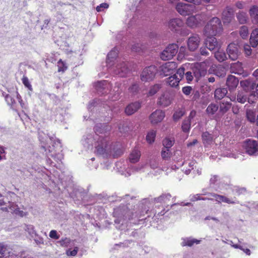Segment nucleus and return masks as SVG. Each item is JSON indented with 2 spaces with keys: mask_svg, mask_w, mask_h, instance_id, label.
Listing matches in <instances>:
<instances>
[{
  "mask_svg": "<svg viewBox=\"0 0 258 258\" xmlns=\"http://www.w3.org/2000/svg\"><path fill=\"white\" fill-rule=\"evenodd\" d=\"M82 144L86 149H92L94 145L96 154L104 158H117L123 153L121 144L112 143L109 136L103 137L94 133L87 134L83 137Z\"/></svg>",
  "mask_w": 258,
  "mask_h": 258,
  "instance_id": "obj_1",
  "label": "nucleus"
},
{
  "mask_svg": "<svg viewBox=\"0 0 258 258\" xmlns=\"http://www.w3.org/2000/svg\"><path fill=\"white\" fill-rule=\"evenodd\" d=\"M39 140L41 144V148L44 150L43 153L47 157H51L55 161H61L63 156L59 152L61 151V145L59 140H55L52 137H48L47 135L39 132Z\"/></svg>",
  "mask_w": 258,
  "mask_h": 258,
  "instance_id": "obj_2",
  "label": "nucleus"
},
{
  "mask_svg": "<svg viewBox=\"0 0 258 258\" xmlns=\"http://www.w3.org/2000/svg\"><path fill=\"white\" fill-rule=\"evenodd\" d=\"M148 211V210H146L145 209L139 213L136 212L134 213L130 211L128 207L122 203L118 207L114 209L113 216L117 218V219L115 220L114 222L115 223H119V221L122 219H133L135 218H137L139 221H142L145 219L143 217L145 214L147 213Z\"/></svg>",
  "mask_w": 258,
  "mask_h": 258,
  "instance_id": "obj_3",
  "label": "nucleus"
},
{
  "mask_svg": "<svg viewBox=\"0 0 258 258\" xmlns=\"http://www.w3.org/2000/svg\"><path fill=\"white\" fill-rule=\"evenodd\" d=\"M157 0H141L137 5L135 4L130 8V10L127 12V17L130 19L128 21L129 26H132L136 23L139 18H142L141 12L145 6H149L155 4Z\"/></svg>",
  "mask_w": 258,
  "mask_h": 258,
  "instance_id": "obj_4",
  "label": "nucleus"
},
{
  "mask_svg": "<svg viewBox=\"0 0 258 258\" xmlns=\"http://www.w3.org/2000/svg\"><path fill=\"white\" fill-rule=\"evenodd\" d=\"M222 30L221 20L218 17H214L205 26L204 34L206 37L214 36L220 34Z\"/></svg>",
  "mask_w": 258,
  "mask_h": 258,
  "instance_id": "obj_5",
  "label": "nucleus"
},
{
  "mask_svg": "<svg viewBox=\"0 0 258 258\" xmlns=\"http://www.w3.org/2000/svg\"><path fill=\"white\" fill-rule=\"evenodd\" d=\"M208 19L206 13L202 12L195 15L188 17L186 20V24L191 28H196L202 26Z\"/></svg>",
  "mask_w": 258,
  "mask_h": 258,
  "instance_id": "obj_6",
  "label": "nucleus"
},
{
  "mask_svg": "<svg viewBox=\"0 0 258 258\" xmlns=\"http://www.w3.org/2000/svg\"><path fill=\"white\" fill-rule=\"evenodd\" d=\"M109 72L119 77H125L129 73V69L126 63L120 60H116L113 66L108 68Z\"/></svg>",
  "mask_w": 258,
  "mask_h": 258,
  "instance_id": "obj_7",
  "label": "nucleus"
},
{
  "mask_svg": "<svg viewBox=\"0 0 258 258\" xmlns=\"http://www.w3.org/2000/svg\"><path fill=\"white\" fill-rule=\"evenodd\" d=\"M176 11L182 16L189 15L198 11L195 4L177 3L176 5Z\"/></svg>",
  "mask_w": 258,
  "mask_h": 258,
  "instance_id": "obj_8",
  "label": "nucleus"
},
{
  "mask_svg": "<svg viewBox=\"0 0 258 258\" xmlns=\"http://www.w3.org/2000/svg\"><path fill=\"white\" fill-rule=\"evenodd\" d=\"M178 46L176 44H169L161 53L160 57L162 60H169L173 58L177 53Z\"/></svg>",
  "mask_w": 258,
  "mask_h": 258,
  "instance_id": "obj_9",
  "label": "nucleus"
},
{
  "mask_svg": "<svg viewBox=\"0 0 258 258\" xmlns=\"http://www.w3.org/2000/svg\"><path fill=\"white\" fill-rule=\"evenodd\" d=\"M157 72V68L151 65L145 68L141 74V80L143 82H148L152 81L155 77Z\"/></svg>",
  "mask_w": 258,
  "mask_h": 258,
  "instance_id": "obj_10",
  "label": "nucleus"
},
{
  "mask_svg": "<svg viewBox=\"0 0 258 258\" xmlns=\"http://www.w3.org/2000/svg\"><path fill=\"white\" fill-rule=\"evenodd\" d=\"M243 148L247 154L256 155L258 152V142L253 140H247L243 144Z\"/></svg>",
  "mask_w": 258,
  "mask_h": 258,
  "instance_id": "obj_11",
  "label": "nucleus"
},
{
  "mask_svg": "<svg viewBox=\"0 0 258 258\" xmlns=\"http://www.w3.org/2000/svg\"><path fill=\"white\" fill-rule=\"evenodd\" d=\"M95 89L99 95H103L108 93L112 87L111 84L106 80L98 81L95 85Z\"/></svg>",
  "mask_w": 258,
  "mask_h": 258,
  "instance_id": "obj_12",
  "label": "nucleus"
},
{
  "mask_svg": "<svg viewBox=\"0 0 258 258\" xmlns=\"http://www.w3.org/2000/svg\"><path fill=\"white\" fill-rule=\"evenodd\" d=\"M0 258H20L12 250H10L8 245L0 243Z\"/></svg>",
  "mask_w": 258,
  "mask_h": 258,
  "instance_id": "obj_13",
  "label": "nucleus"
},
{
  "mask_svg": "<svg viewBox=\"0 0 258 258\" xmlns=\"http://www.w3.org/2000/svg\"><path fill=\"white\" fill-rule=\"evenodd\" d=\"M208 195L213 197L214 198V201L219 204H221L222 203H225L228 204H239L238 201H233L223 195H219L216 193L209 194Z\"/></svg>",
  "mask_w": 258,
  "mask_h": 258,
  "instance_id": "obj_14",
  "label": "nucleus"
},
{
  "mask_svg": "<svg viewBox=\"0 0 258 258\" xmlns=\"http://www.w3.org/2000/svg\"><path fill=\"white\" fill-rule=\"evenodd\" d=\"M110 130L111 127L106 123H98L94 127V134L103 137L108 136L107 134Z\"/></svg>",
  "mask_w": 258,
  "mask_h": 258,
  "instance_id": "obj_15",
  "label": "nucleus"
},
{
  "mask_svg": "<svg viewBox=\"0 0 258 258\" xmlns=\"http://www.w3.org/2000/svg\"><path fill=\"white\" fill-rule=\"evenodd\" d=\"M234 16V9L231 6H227L223 10L222 14V19L225 24L230 23Z\"/></svg>",
  "mask_w": 258,
  "mask_h": 258,
  "instance_id": "obj_16",
  "label": "nucleus"
},
{
  "mask_svg": "<svg viewBox=\"0 0 258 258\" xmlns=\"http://www.w3.org/2000/svg\"><path fill=\"white\" fill-rule=\"evenodd\" d=\"M118 50L116 47L113 48L107 55L106 59L107 67H110L116 62V60H120V58H117Z\"/></svg>",
  "mask_w": 258,
  "mask_h": 258,
  "instance_id": "obj_17",
  "label": "nucleus"
},
{
  "mask_svg": "<svg viewBox=\"0 0 258 258\" xmlns=\"http://www.w3.org/2000/svg\"><path fill=\"white\" fill-rule=\"evenodd\" d=\"M172 100L171 95L169 93L165 92L158 98L157 104L162 107H165L171 103Z\"/></svg>",
  "mask_w": 258,
  "mask_h": 258,
  "instance_id": "obj_18",
  "label": "nucleus"
},
{
  "mask_svg": "<svg viewBox=\"0 0 258 258\" xmlns=\"http://www.w3.org/2000/svg\"><path fill=\"white\" fill-rule=\"evenodd\" d=\"M165 117V112L161 110H156L150 116V120L152 124H156L162 121Z\"/></svg>",
  "mask_w": 258,
  "mask_h": 258,
  "instance_id": "obj_19",
  "label": "nucleus"
},
{
  "mask_svg": "<svg viewBox=\"0 0 258 258\" xmlns=\"http://www.w3.org/2000/svg\"><path fill=\"white\" fill-rule=\"evenodd\" d=\"M241 86L244 91H253L256 87V83L253 79H247L240 82Z\"/></svg>",
  "mask_w": 258,
  "mask_h": 258,
  "instance_id": "obj_20",
  "label": "nucleus"
},
{
  "mask_svg": "<svg viewBox=\"0 0 258 258\" xmlns=\"http://www.w3.org/2000/svg\"><path fill=\"white\" fill-rule=\"evenodd\" d=\"M207 39L205 41V44L207 48L212 51L213 50L218 49L220 45L217 41V39L214 36L207 37Z\"/></svg>",
  "mask_w": 258,
  "mask_h": 258,
  "instance_id": "obj_21",
  "label": "nucleus"
},
{
  "mask_svg": "<svg viewBox=\"0 0 258 258\" xmlns=\"http://www.w3.org/2000/svg\"><path fill=\"white\" fill-rule=\"evenodd\" d=\"M175 68V62L172 61L165 62L160 67L161 74L165 76L169 75Z\"/></svg>",
  "mask_w": 258,
  "mask_h": 258,
  "instance_id": "obj_22",
  "label": "nucleus"
},
{
  "mask_svg": "<svg viewBox=\"0 0 258 258\" xmlns=\"http://www.w3.org/2000/svg\"><path fill=\"white\" fill-rule=\"evenodd\" d=\"M200 38L198 34H193L190 36L187 41V46L190 51L195 50L199 46Z\"/></svg>",
  "mask_w": 258,
  "mask_h": 258,
  "instance_id": "obj_23",
  "label": "nucleus"
},
{
  "mask_svg": "<svg viewBox=\"0 0 258 258\" xmlns=\"http://www.w3.org/2000/svg\"><path fill=\"white\" fill-rule=\"evenodd\" d=\"M227 52L232 60H236L239 55L237 46L234 43H231L228 46Z\"/></svg>",
  "mask_w": 258,
  "mask_h": 258,
  "instance_id": "obj_24",
  "label": "nucleus"
},
{
  "mask_svg": "<svg viewBox=\"0 0 258 258\" xmlns=\"http://www.w3.org/2000/svg\"><path fill=\"white\" fill-rule=\"evenodd\" d=\"M183 25V22L178 18L171 19L168 22V28L172 31H179Z\"/></svg>",
  "mask_w": 258,
  "mask_h": 258,
  "instance_id": "obj_25",
  "label": "nucleus"
},
{
  "mask_svg": "<svg viewBox=\"0 0 258 258\" xmlns=\"http://www.w3.org/2000/svg\"><path fill=\"white\" fill-rule=\"evenodd\" d=\"M141 107V103L136 101L128 104L125 108V113L127 115H131L135 113Z\"/></svg>",
  "mask_w": 258,
  "mask_h": 258,
  "instance_id": "obj_26",
  "label": "nucleus"
},
{
  "mask_svg": "<svg viewBox=\"0 0 258 258\" xmlns=\"http://www.w3.org/2000/svg\"><path fill=\"white\" fill-rule=\"evenodd\" d=\"M239 83L238 79L233 75H229L226 80V85L230 91L235 90Z\"/></svg>",
  "mask_w": 258,
  "mask_h": 258,
  "instance_id": "obj_27",
  "label": "nucleus"
},
{
  "mask_svg": "<svg viewBox=\"0 0 258 258\" xmlns=\"http://www.w3.org/2000/svg\"><path fill=\"white\" fill-rule=\"evenodd\" d=\"M0 210H2L3 211L14 213L17 215H19L22 217L23 216V211H20L18 208V206L14 203H9V208L7 207H3L1 208Z\"/></svg>",
  "mask_w": 258,
  "mask_h": 258,
  "instance_id": "obj_28",
  "label": "nucleus"
},
{
  "mask_svg": "<svg viewBox=\"0 0 258 258\" xmlns=\"http://www.w3.org/2000/svg\"><path fill=\"white\" fill-rule=\"evenodd\" d=\"M249 95L247 92L244 91H239L238 92L236 97V101L239 103L243 104L248 101L249 103H253L254 102L251 101L248 98Z\"/></svg>",
  "mask_w": 258,
  "mask_h": 258,
  "instance_id": "obj_29",
  "label": "nucleus"
},
{
  "mask_svg": "<svg viewBox=\"0 0 258 258\" xmlns=\"http://www.w3.org/2000/svg\"><path fill=\"white\" fill-rule=\"evenodd\" d=\"M192 72H193L188 71L185 73V78L188 83L191 81L193 79L192 73L196 78L202 76L204 74V71H200L199 70H198L197 68L194 69L192 70Z\"/></svg>",
  "mask_w": 258,
  "mask_h": 258,
  "instance_id": "obj_30",
  "label": "nucleus"
},
{
  "mask_svg": "<svg viewBox=\"0 0 258 258\" xmlns=\"http://www.w3.org/2000/svg\"><path fill=\"white\" fill-rule=\"evenodd\" d=\"M171 196L169 194H163L158 198L152 199V202L155 203L166 204L170 200Z\"/></svg>",
  "mask_w": 258,
  "mask_h": 258,
  "instance_id": "obj_31",
  "label": "nucleus"
},
{
  "mask_svg": "<svg viewBox=\"0 0 258 258\" xmlns=\"http://www.w3.org/2000/svg\"><path fill=\"white\" fill-rule=\"evenodd\" d=\"M249 13L252 23L258 26V7L252 6L249 9Z\"/></svg>",
  "mask_w": 258,
  "mask_h": 258,
  "instance_id": "obj_32",
  "label": "nucleus"
},
{
  "mask_svg": "<svg viewBox=\"0 0 258 258\" xmlns=\"http://www.w3.org/2000/svg\"><path fill=\"white\" fill-rule=\"evenodd\" d=\"M181 245L182 246H192L194 244H198L201 241V240H198L196 238L190 237H185L182 238Z\"/></svg>",
  "mask_w": 258,
  "mask_h": 258,
  "instance_id": "obj_33",
  "label": "nucleus"
},
{
  "mask_svg": "<svg viewBox=\"0 0 258 258\" xmlns=\"http://www.w3.org/2000/svg\"><path fill=\"white\" fill-rule=\"evenodd\" d=\"M140 157V151L137 148H135L130 153L128 160L131 163H135L139 161Z\"/></svg>",
  "mask_w": 258,
  "mask_h": 258,
  "instance_id": "obj_34",
  "label": "nucleus"
},
{
  "mask_svg": "<svg viewBox=\"0 0 258 258\" xmlns=\"http://www.w3.org/2000/svg\"><path fill=\"white\" fill-rule=\"evenodd\" d=\"M218 108L219 106L217 104L214 103H211L208 106L206 110L207 115L210 117H214Z\"/></svg>",
  "mask_w": 258,
  "mask_h": 258,
  "instance_id": "obj_35",
  "label": "nucleus"
},
{
  "mask_svg": "<svg viewBox=\"0 0 258 258\" xmlns=\"http://www.w3.org/2000/svg\"><path fill=\"white\" fill-rule=\"evenodd\" d=\"M232 104L230 101L223 100L220 102L219 111L222 114L226 113L231 107Z\"/></svg>",
  "mask_w": 258,
  "mask_h": 258,
  "instance_id": "obj_36",
  "label": "nucleus"
},
{
  "mask_svg": "<svg viewBox=\"0 0 258 258\" xmlns=\"http://www.w3.org/2000/svg\"><path fill=\"white\" fill-rule=\"evenodd\" d=\"M228 91L226 88H217L214 92V98L216 100H221L226 95Z\"/></svg>",
  "mask_w": 258,
  "mask_h": 258,
  "instance_id": "obj_37",
  "label": "nucleus"
},
{
  "mask_svg": "<svg viewBox=\"0 0 258 258\" xmlns=\"http://www.w3.org/2000/svg\"><path fill=\"white\" fill-rule=\"evenodd\" d=\"M249 42L252 47H256L258 45V29H254L250 35Z\"/></svg>",
  "mask_w": 258,
  "mask_h": 258,
  "instance_id": "obj_38",
  "label": "nucleus"
},
{
  "mask_svg": "<svg viewBox=\"0 0 258 258\" xmlns=\"http://www.w3.org/2000/svg\"><path fill=\"white\" fill-rule=\"evenodd\" d=\"M180 81L179 78L177 77V75H173L167 79V83L172 87H176L178 86Z\"/></svg>",
  "mask_w": 258,
  "mask_h": 258,
  "instance_id": "obj_39",
  "label": "nucleus"
},
{
  "mask_svg": "<svg viewBox=\"0 0 258 258\" xmlns=\"http://www.w3.org/2000/svg\"><path fill=\"white\" fill-rule=\"evenodd\" d=\"M202 138L205 147L211 144L213 142V136L208 132L203 133Z\"/></svg>",
  "mask_w": 258,
  "mask_h": 258,
  "instance_id": "obj_40",
  "label": "nucleus"
},
{
  "mask_svg": "<svg viewBox=\"0 0 258 258\" xmlns=\"http://www.w3.org/2000/svg\"><path fill=\"white\" fill-rule=\"evenodd\" d=\"M209 72L210 73L213 72L218 77H223L226 74L225 69L220 66L216 67L214 70L210 68Z\"/></svg>",
  "mask_w": 258,
  "mask_h": 258,
  "instance_id": "obj_41",
  "label": "nucleus"
},
{
  "mask_svg": "<svg viewBox=\"0 0 258 258\" xmlns=\"http://www.w3.org/2000/svg\"><path fill=\"white\" fill-rule=\"evenodd\" d=\"M237 21L240 24H244L247 22L248 16L246 13L243 11H239L236 15Z\"/></svg>",
  "mask_w": 258,
  "mask_h": 258,
  "instance_id": "obj_42",
  "label": "nucleus"
},
{
  "mask_svg": "<svg viewBox=\"0 0 258 258\" xmlns=\"http://www.w3.org/2000/svg\"><path fill=\"white\" fill-rule=\"evenodd\" d=\"M24 229L28 233V234L32 238H34V237L37 236V233L35 230V227L33 225L30 224H25L24 225Z\"/></svg>",
  "mask_w": 258,
  "mask_h": 258,
  "instance_id": "obj_43",
  "label": "nucleus"
},
{
  "mask_svg": "<svg viewBox=\"0 0 258 258\" xmlns=\"http://www.w3.org/2000/svg\"><path fill=\"white\" fill-rule=\"evenodd\" d=\"M130 93L133 95H137L140 91L139 84L138 83H134L128 89Z\"/></svg>",
  "mask_w": 258,
  "mask_h": 258,
  "instance_id": "obj_44",
  "label": "nucleus"
},
{
  "mask_svg": "<svg viewBox=\"0 0 258 258\" xmlns=\"http://www.w3.org/2000/svg\"><path fill=\"white\" fill-rule=\"evenodd\" d=\"M162 85L159 84H156L150 87L148 95L153 96L156 94L161 88Z\"/></svg>",
  "mask_w": 258,
  "mask_h": 258,
  "instance_id": "obj_45",
  "label": "nucleus"
},
{
  "mask_svg": "<svg viewBox=\"0 0 258 258\" xmlns=\"http://www.w3.org/2000/svg\"><path fill=\"white\" fill-rule=\"evenodd\" d=\"M185 114L184 109L178 108L176 109L173 115V119L175 121H177L180 119Z\"/></svg>",
  "mask_w": 258,
  "mask_h": 258,
  "instance_id": "obj_46",
  "label": "nucleus"
},
{
  "mask_svg": "<svg viewBox=\"0 0 258 258\" xmlns=\"http://www.w3.org/2000/svg\"><path fill=\"white\" fill-rule=\"evenodd\" d=\"M215 57L219 62H222L227 59V55L223 51L218 50L215 53Z\"/></svg>",
  "mask_w": 258,
  "mask_h": 258,
  "instance_id": "obj_47",
  "label": "nucleus"
},
{
  "mask_svg": "<svg viewBox=\"0 0 258 258\" xmlns=\"http://www.w3.org/2000/svg\"><path fill=\"white\" fill-rule=\"evenodd\" d=\"M3 95L5 97L8 105L10 106L12 109H14L16 103L14 99L11 95L7 94L4 92L3 93Z\"/></svg>",
  "mask_w": 258,
  "mask_h": 258,
  "instance_id": "obj_48",
  "label": "nucleus"
},
{
  "mask_svg": "<svg viewBox=\"0 0 258 258\" xmlns=\"http://www.w3.org/2000/svg\"><path fill=\"white\" fill-rule=\"evenodd\" d=\"M191 121L189 119H185L181 125L182 130L184 133L189 132L190 129Z\"/></svg>",
  "mask_w": 258,
  "mask_h": 258,
  "instance_id": "obj_49",
  "label": "nucleus"
},
{
  "mask_svg": "<svg viewBox=\"0 0 258 258\" xmlns=\"http://www.w3.org/2000/svg\"><path fill=\"white\" fill-rule=\"evenodd\" d=\"M174 140L169 138H165L163 141V148L168 149L170 148L173 145Z\"/></svg>",
  "mask_w": 258,
  "mask_h": 258,
  "instance_id": "obj_50",
  "label": "nucleus"
},
{
  "mask_svg": "<svg viewBox=\"0 0 258 258\" xmlns=\"http://www.w3.org/2000/svg\"><path fill=\"white\" fill-rule=\"evenodd\" d=\"M239 34L243 39H245L248 35V28L246 26H242L239 30Z\"/></svg>",
  "mask_w": 258,
  "mask_h": 258,
  "instance_id": "obj_51",
  "label": "nucleus"
},
{
  "mask_svg": "<svg viewBox=\"0 0 258 258\" xmlns=\"http://www.w3.org/2000/svg\"><path fill=\"white\" fill-rule=\"evenodd\" d=\"M220 179V176L218 175H212L209 180V185L213 187L216 183Z\"/></svg>",
  "mask_w": 258,
  "mask_h": 258,
  "instance_id": "obj_52",
  "label": "nucleus"
},
{
  "mask_svg": "<svg viewBox=\"0 0 258 258\" xmlns=\"http://www.w3.org/2000/svg\"><path fill=\"white\" fill-rule=\"evenodd\" d=\"M155 137H156V132L155 131H151L149 132L146 136L147 141L150 144L152 143L153 142H154Z\"/></svg>",
  "mask_w": 258,
  "mask_h": 258,
  "instance_id": "obj_53",
  "label": "nucleus"
},
{
  "mask_svg": "<svg viewBox=\"0 0 258 258\" xmlns=\"http://www.w3.org/2000/svg\"><path fill=\"white\" fill-rule=\"evenodd\" d=\"M171 156V152L170 149L163 148L161 151L162 158L164 160H168Z\"/></svg>",
  "mask_w": 258,
  "mask_h": 258,
  "instance_id": "obj_54",
  "label": "nucleus"
},
{
  "mask_svg": "<svg viewBox=\"0 0 258 258\" xmlns=\"http://www.w3.org/2000/svg\"><path fill=\"white\" fill-rule=\"evenodd\" d=\"M146 164L144 163H140L138 165L133 166L131 167V170L132 172H140L143 169L145 166Z\"/></svg>",
  "mask_w": 258,
  "mask_h": 258,
  "instance_id": "obj_55",
  "label": "nucleus"
},
{
  "mask_svg": "<svg viewBox=\"0 0 258 258\" xmlns=\"http://www.w3.org/2000/svg\"><path fill=\"white\" fill-rule=\"evenodd\" d=\"M22 81L23 84L26 88H27L29 90H32V85H31L28 78L26 76H24Z\"/></svg>",
  "mask_w": 258,
  "mask_h": 258,
  "instance_id": "obj_56",
  "label": "nucleus"
},
{
  "mask_svg": "<svg viewBox=\"0 0 258 258\" xmlns=\"http://www.w3.org/2000/svg\"><path fill=\"white\" fill-rule=\"evenodd\" d=\"M196 164V162L195 161H190L188 163V164L189 168L184 169V168L183 167L182 170L183 171V172H184L185 174H186V175H188L190 173L191 170L194 169V167L195 166Z\"/></svg>",
  "mask_w": 258,
  "mask_h": 258,
  "instance_id": "obj_57",
  "label": "nucleus"
},
{
  "mask_svg": "<svg viewBox=\"0 0 258 258\" xmlns=\"http://www.w3.org/2000/svg\"><path fill=\"white\" fill-rule=\"evenodd\" d=\"M99 103V100L98 99H95L89 103L88 105V109L89 110H92V108L96 107Z\"/></svg>",
  "mask_w": 258,
  "mask_h": 258,
  "instance_id": "obj_58",
  "label": "nucleus"
},
{
  "mask_svg": "<svg viewBox=\"0 0 258 258\" xmlns=\"http://www.w3.org/2000/svg\"><path fill=\"white\" fill-rule=\"evenodd\" d=\"M184 71L185 69L184 68H180L176 71V73L174 75H177V77L179 78L181 80L183 77L184 75H185Z\"/></svg>",
  "mask_w": 258,
  "mask_h": 258,
  "instance_id": "obj_59",
  "label": "nucleus"
},
{
  "mask_svg": "<svg viewBox=\"0 0 258 258\" xmlns=\"http://www.w3.org/2000/svg\"><path fill=\"white\" fill-rule=\"evenodd\" d=\"M192 90V88L190 86H185L182 89L183 93L186 96L189 95L191 93Z\"/></svg>",
  "mask_w": 258,
  "mask_h": 258,
  "instance_id": "obj_60",
  "label": "nucleus"
},
{
  "mask_svg": "<svg viewBox=\"0 0 258 258\" xmlns=\"http://www.w3.org/2000/svg\"><path fill=\"white\" fill-rule=\"evenodd\" d=\"M57 63L58 72H64L65 70H66L67 67L65 66V64L61 59L59 60Z\"/></svg>",
  "mask_w": 258,
  "mask_h": 258,
  "instance_id": "obj_61",
  "label": "nucleus"
},
{
  "mask_svg": "<svg viewBox=\"0 0 258 258\" xmlns=\"http://www.w3.org/2000/svg\"><path fill=\"white\" fill-rule=\"evenodd\" d=\"M108 6H109L107 3H102L99 6H98L96 9L97 12H101L104 10L107 9Z\"/></svg>",
  "mask_w": 258,
  "mask_h": 258,
  "instance_id": "obj_62",
  "label": "nucleus"
},
{
  "mask_svg": "<svg viewBox=\"0 0 258 258\" xmlns=\"http://www.w3.org/2000/svg\"><path fill=\"white\" fill-rule=\"evenodd\" d=\"M200 97V93L199 91H194L192 92V100L197 102Z\"/></svg>",
  "mask_w": 258,
  "mask_h": 258,
  "instance_id": "obj_63",
  "label": "nucleus"
},
{
  "mask_svg": "<svg viewBox=\"0 0 258 258\" xmlns=\"http://www.w3.org/2000/svg\"><path fill=\"white\" fill-rule=\"evenodd\" d=\"M243 49L246 55L249 56L251 54V49L250 45L245 44L243 46Z\"/></svg>",
  "mask_w": 258,
  "mask_h": 258,
  "instance_id": "obj_64",
  "label": "nucleus"
}]
</instances>
